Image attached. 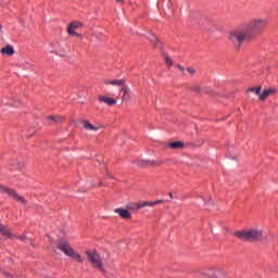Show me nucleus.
<instances>
[{"label": "nucleus", "mask_w": 278, "mask_h": 278, "mask_svg": "<svg viewBox=\"0 0 278 278\" xmlns=\"http://www.w3.org/2000/svg\"><path fill=\"white\" fill-rule=\"evenodd\" d=\"M266 20L252 18L228 31V40L237 47H242L244 42H253L257 38V31L266 29Z\"/></svg>", "instance_id": "obj_1"}, {"label": "nucleus", "mask_w": 278, "mask_h": 278, "mask_svg": "<svg viewBox=\"0 0 278 278\" xmlns=\"http://www.w3.org/2000/svg\"><path fill=\"white\" fill-rule=\"evenodd\" d=\"M233 236L244 242H260L264 238V232L257 228H250L235 231Z\"/></svg>", "instance_id": "obj_2"}, {"label": "nucleus", "mask_w": 278, "mask_h": 278, "mask_svg": "<svg viewBox=\"0 0 278 278\" xmlns=\"http://www.w3.org/2000/svg\"><path fill=\"white\" fill-rule=\"evenodd\" d=\"M85 255H87V260L91 264L92 268L99 270V273H102V275L108 273L105 269V264H103V258H101V254H99L97 250H87Z\"/></svg>", "instance_id": "obj_3"}, {"label": "nucleus", "mask_w": 278, "mask_h": 278, "mask_svg": "<svg viewBox=\"0 0 278 278\" xmlns=\"http://www.w3.org/2000/svg\"><path fill=\"white\" fill-rule=\"evenodd\" d=\"M56 248L60 251H62V253L67 255V257H73V260H75L79 264H81V262H84V258L81 257V255H79L77 252H75V250H73V248L71 247V243L68 241H60L56 244Z\"/></svg>", "instance_id": "obj_4"}, {"label": "nucleus", "mask_w": 278, "mask_h": 278, "mask_svg": "<svg viewBox=\"0 0 278 278\" xmlns=\"http://www.w3.org/2000/svg\"><path fill=\"white\" fill-rule=\"evenodd\" d=\"M105 86H119V92H123L122 101L129 99L130 89L127 86V81L125 79H113V80H105Z\"/></svg>", "instance_id": "obj_5"}, {"label": "nucleus", "mask_w": 278, "mask_h": 278, "mask_svg": "<svg viewBox=\"0 0 278 278\" xmlns=\"http://www.w3.org/2000/svg\"><path fill=\"white\" fill-rule=\"evenodd\" d=\"M84 23L79 21H73L67 25L68 36H75L76 38H81V34L77 33V29H81Z\"/></svg>", "instance_id": "obj_6"}, {"label": "nucleus", "mask_w": 278, "mask_h": 278, "mask_svg": "<svg viewBox=\"0 0 278 278\" xmlns=\"http://www.w3.org/2000/svg\"><path fill=\"white\" fill-rule=\"evenodd\" d=\"M0 191L2 194H8V197H11V199H14V201H17V203H23L25 204V198L18 195L14 189H10L8 187H0Z\"/></svg>", "instance_id": "obj_7"}, {"label": "nucleus", "mask_w": 278, "mask_h": 278, "mask_svg": "<svg viewBox=\"0 0 278 278\" xmlns=\"http://www.w3.org/2000/svg\"><path fill=\"white\" fill-rule=\"evenodd\" d=\"M136 164L140 168H157V166L162 165V162L151 160H137Z\"/></svg>", "instance_id": "obj_8"}, {"label": "nucleus", "mask_w": 278, "mask_h": 278, "mask_svg": "<svg viewBox=\"0 0 278 278\" xmlns=\"http://www.w3.org/2000/svg\"><path fill=\"white\" fill-rule=\"evenodd\" d=\"M98 101L99 103H104L105 105H109L110 108H112V105H116L117 100L108 96V94H99L98 96Z\"/></svg>", "instance_id": "obj_9"}, {"label": "nucleus", "mask_w": 278, "mask_h": 278, "mask_svg": "<svg viewBox=\"0 0 278 278\" xmlns=\"http://www.w3.org/2000/svg\"><path fill=\"white\" fill-rule=\"evenodd\" d=\"M275 94H277V89L275 87H269L261 91V93L258 94V99L260 101H266L268 97H273Z\"/></svg>", "instance_id": "obj_10"}, {"label": "nucleus", "mask_w": 278, "mask_h": 278, "mask_svg": "<svg viewBox=\"0 0 278 278\" xmlns=\"http://www.w3.org/2000/svg\"><path fill=\"white\" fill-rule=\"evenodd\" d=\"M114 213L122 218V220H131V212L124 207H117L114 210Z\"/></svg>", "instance_id": "obj_11"}, {"label": "nucleus", "mask_w": 278, "mask_h": 278, "mask_svg": "<svg viewBox=\"0 0 278 278\" xmlns=\"http://www.w3.org/2000/svg\"><path fill=\"white\" fill-rule=\"evenodd\" d=\"M164 203V200H156L153 202L144 201V202H139L136 204L137 210H142V207H155V205H160Z\"/></svg>", "instance_id": "obj_12"}, {"label": "nucleus", "mask_w": 278, "mask_h": 278, "mask_svg": "<svg viewBox=\"0 0 278 278\" xmlns=\"http://www.w3.org/2000/svg\"><path fill=\"white\" fill-rule=\"evenodd\" d=\"M47 121L50 123V125H58L60 123H64L66 121V116L62 115H49L47 117Z\"/></svg>", "instance_id": "obj_13"}, {"label": "nucleus", "mask_w": 278, "mask_h": 278, "mask_svg": "<svg viewBox=\"0 0 278 278\" xmlns=\"http://www.w3.org/2000/svg\"><path fill=\"white\" fill-rule=\"evenodd\" d=\"M150 42L154 49H162V41L160 40V38H157V36L151 35Z\"/></svg>", "instance_id": "obj_14"}, {"label": "nucleus", "mask_w": 278, "mask_h": 278, "mask_svg": "<svg viewBox=\"0 0 278 278\" xmlns=\"http://www.w3.org/2000/svg\"><path fill=\"white\" fill-rule=\"evenodd\" d=\"M0 233L1 236H5V238H14V235H12V231L8 229V227L0 224Z\"/></svg>", "instance_id": "obj_15"}, {"label": "nucleus", "mask_w": 278, "mask_h": 278, "mask_svg": "<svg viewBox=\"0 0 278 278\" xmlns=\"http://www.w3.org/2000/svg\"><path fill=\"white\" fill-rule=\"evenodd\" d=\"M2 55H14V48L12 46H7L0 50Z\"/></svg>", "instance_id": "obj_16"}, {"label": "nucleus", "mask_w": 278, "mask_h": 278, "mask_svg": "<svg viewBox=\"0 0 278 278\" xmlns=\"http://www.w3.org/2000/svg\"><path fill=\"white\" fill-rule=\"evenodd\" d=\"M83 127L87 129L88 131H99V127H94L90 122L84 121Z\"/></svg>", "instance_id": "obj_17"}, {"label": "nucleus", "mask_w": 278, "mask_h": 278, "mask_svg": "<svg viewBox=\"0 0 278 278\" xmlns=\"http://www.w3.org/2000/svg\"><path fill=\"white\" fill-rule=\"evenodd\" d=\"M168 149L177 150V149H184V142L182 141H174L168 143Z\"/></svg>", "instance_id": "obj_18"}, {"label": "nucleus", "mask_w": 278, "mask_h": 278, "mask_svg": "<svg viewBox=\"0 0 278 278\" xmlns=\"http://www.w3.org/2000/svg\"><path fill=\"white\" fill-rule=\"evenodd\" d=\"M247 92H254L260 97V93L262 92V86H256V87H250L247 89Z\"/></svg>", "instance_id": "obj_19"}, {"label": "nucleus", "mask_w": 278, "mask_h": 278, "mask_svg": "<svg viewBox=\"0 0 278 278\" xmlns=\"http://www.w3.org/2000/svg\"><path fill=\"white\" fill-rule=\"evenodd\" d=\"M165 64H167V66H173V59L166 56L165 58Z\"/></svg>", "instance_id": "obj_20"}, {"label": "nucleus", "mask_w": 278, "mask_h": 278, "mask_svg": "<svg viewBox=\"0 0 278 278\" xmlns=\"http://www.w3.org/2000/svg\"><path fill=\"white\" fill-rule=\"evenodd\" d=\"M187 71H188V73L194 74V68H192V67H188Z\"/></svg>", "instance_id": "obj_21"}, {"label": "nucleus", "mask_w": 278, "mask_h": 278, "mask_svg": "<svg viewBox=\"0 0 278 278\" xmlns=\"http://www.w3.org/2000/svg\"><path fill=\"white\" fill-rule=\"evenodd\" d=\"M117 3H125V0H115Z\"/></svg>", "instance_id": "obj_22"}, {"label": "nucleus", "mask_w": 278, "mask_h": 278, "mask_svg": "<svg viewBox=\"0 0 278 278\" xmlns=\"http://www.w3.org/2000/svg\"><path fill=\"white\" fill-rule=\"evenodd\" d=\"M0 5H2V8H5V5H8V2L7 3L0 2Z\"/></svg>", "instance_id": "obj_23"}, {"label": "nucleus", "mask_w": 278, "mask_h": 278, "mask_svg": "<svg viewBox=\"0 0 278 278\" xmlns=\"http://www.w3.org/2000/svg\"><path fill=\"white\" fill-rule=\"evenodd\" d=\"M178 68L181 71V73H184V66L178 65Z\"/></svg>", "instance_id": "obj_24"}, {"label": "nucleus", "mask_w": 278, "mask_h": 278, "mask_svg": "<svg viewBox=\"0 0 278 278\" xmlns=\"http://www.w3.org/2000/svg\"><path fill=\"white\" fill-rule=\"evenodd\" d=\"M5 277L12 278V276L10 274H5Z\"/></svg>", "instance_id": "obj_25"}, {"label": "nucleus", "mask_w": 278, "mask_h": 278, "mask_svg": "<svg viewBox=\"0 0 278 278\" xmlns=\"http://www.w3.org/2000/svg\"><path fill=\"white\" fill-rule=\"evenodd\" d=\"M2 27H3V26H1V24H0V29H2Z\"/></svg>", "instance_id": "obj_26"}]
</instances>
